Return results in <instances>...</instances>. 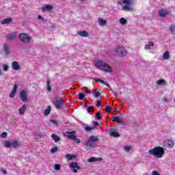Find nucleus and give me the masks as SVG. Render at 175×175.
Instances as JSON below:
<instances>
[{
	"instance_id": "nucleus-1",
	"label": "nucleus",
	"mask_w": 175,
	"mask_h": 175,
	"mask_svg": "<svg viewBox=\"0 0 175 175\" xmlns=\"http://www.w3.org/2000/svg\"><path fill=\"white\" fill-rule=\"evenodd\" d=\"M98 142H99V138L98 137L95 135L90 136L85 142V150H87V151H90L92 150V148H95V147H96V144H95V143Z\"/></svg>"
},
{
	"instance_id": "nucleus-2",
	"label": "nucleus",
	"mask_w": 175,
	"mask_h": 175,
	"mask_svg": "<svg viewBox=\"0 0 175 175\" xmlns=\"http://www.w3.org/2000/svg\"><path fill=\"white\" fill-rule=\"evenodd\" d=\"M150 155H153L155 158H162L165 155V149L161 146L154 147L152 149L148 150Z\"/></svg>"
},
{
	"instance_id": "nucleus-3",
	"label": "nucleus",
	"mask_w": 175,
	"mask_h": 175,
	"mask_svg": "<svg viewBox=\"0 0 175 175\" xmlns=\"http://www.w3.org/2000/svg\"><path fill=\"white\" fill-rule=\"evenodd\" d=\"M95 65L96 68L100 70H103V72H111V67H110V66H109L107 64L102 62L100 60H97Z\"/></svg>"
},
{
	"instance_id": "nucleus-4",
	"label": "nucleus",
	"mask_w": 175,
	"mask_h": 175,
	"mask_svg": "<svg viewBox=\"0 0 175 175\" xmlns=\"http://www.w3.org/2000/svg\"><path fill=\"white\" fill-rule=\"evenodd\" d=\"M102 126L99 124V122L96 121H93L91 126L85 124V126L83 128L84 131L86 132H91V131H95V129H100Z\"/></svg>"
},
{
	"instance_id": "nucleus-5",
	"label": "nucleus",
	"mask_w": 175,
	"mask_h": 175,
	"mask_svg": "<svg viewBox=\"0 0 175 175\" xmlns=\"http://www.w3.org/2000/svg\"><path fill=\"white\" fill-rule=\"evenodd\" d=\"M53 99V105L57 110H59L60 109H65V107H66V105H65V103L62 102V98L60 97H55Z\"/></svg>"
},
{
	"instance_id": "nucleus-6",
	"label": "nucleus",
	"mask_w": 175,
	"mask_h": 175,
	"mask_svg": "<svg viewBox=\"0 0 175 175\" xmlns=\"http://www.w3.org/2000/svg\"><path fill=\"white\" fill-rule=\"evenodd\" d=\"M63 135L66 136V137H67V139H70L71 140H75V142H76L77 144H80L81 143V141L80 140V139L77 138V137H76V135L75 134H73V133H63Z\"/></svg>"
},
{
	"instance_id": "nucleus-7",
	"label": "nucleus",
	"mask_w": 175,
	"mask_h": 175,
	"mask_svg": "<svg viewBox=\"0 0 175 175\" xmlns=\"http://www.w3.org/2000/svg\"><path fill=\"white\" fill-rule=\"evenodd\" d=\"M18 38L22 43H30L31 42V36L28 33H21L19 34Z\"/></svg>"
},
{
	"instance_id": "nucleus-8",
	"label": "nucleus",
	"mask_w": 175,
	"mask_h": 175,
	"mask_svg": "<svg viewBox=\"0 0 175 175\" xmlns=\"http://www.w3.org/2000/svg\"><path fill=\"white\" fill-rule=\"evenodd\" d=\"M115 53L118 55V57H124V55H126L128 52L125 50V47L119 46L116 48Z\"/></svg>"
},
{
	"instance_id": "nucleus-9",
	"label": "nucleus",
	"mask_w": 175,
	"mask_h": 175,
	"mask_svg": "<svg viewBox=\"0 0 175 175\" xmlns=\"http://www.w3.org/2000/svg\"><path fill=\"white\" fill-rule=\"evenodd\" d=\"M122 3L125 5L122 7V10H131L132 0H123Z\"/></svg>"
},
{
	"instance_id": "nucleus-10",
	"label": "nucleus",
	"mask_w": 175,
	"mask_h": 175,
	"mask_svg": "<svg viewBox=\"0 0 175 175\" xmlns=\"http://www.w3.org/2000/svg\"><path fill=\"white\" fill-rule=\"evenodd\" d=\"M19 98L22 102H27L28 100V96L25 90L21 91L19 94Z\"/></svg>"
},
{
	"instance_id": "nucleus-11",
	"label": "nucleus",
	"mask_w": 175,
	"mask_h": 175,
	"mask_svg": "<svg viewBox=\"0 0 175 175\" xmlns=\"http://www.w3.org/2000/svg\"><path fill=\"white\" fill-rule=\"evenodd\" d=\"M69 167H70V169H72L73 173H77V169L78 170H80L79 164H77L76 162L70 163L69 164Z\"/></svg>"
},
{
	"instance_id": "nucleus-12",
	"label": "nucleus",
	"mask_w": 175,
	"mask_h": 175,
	"mask_svg": "<svg viewBox=\"0 0 175 175\" xmlns=\"http://www.w3.org/2000/svg\"><path fill=\"white\" fill-rule=\"evenodd\" d=\"M164 146L168 148H172V147L174 146V142L172 139H167L164 141Z\"/></svg>"
},
{
	"instance_id": "nucleus-13",
	"label": "nucleus",
	"mask_w": 175,
	"mask_h": 175,
	"mask_svg": "<svg viewBox=\"0 0 175 175\" xmlns=\"http://www.w3.org/2000/svg\"><path fill=\"white\" fill-rule=\"evenodd\" d=\"M103 161V159L102 157H90L87 160V162L89 163H91L92 162H98V161Z\"/></svg>"
},
{
	"instance_id": "nucleus-14",
	"label": "nucleus",
	"mask_w": 175,
	"mask_h": 175,
	"mask_svg": "<svg viewBox=\"0 0 175 175\" xmlns=\"http://www.w3.org/2000/svg\"><path fill=\"white\" fill-rule=\"evenodd\" d=\"M17 88H18V86H17V84L14 83L13 89L10 94V98H14L16 92H17Z\"/></svg>"
},
{
	"instance_id": "nucleus-15",
	"label": "nucleus",
	"mask_w": 175,
	"mask_h": 175,
	"mask_svg": "<svg viewBox=\"0 0 175 175\" xmlns=\"http://www.w3.org/2000/svg\"><path fill=\"white\" fill-rule=\"evenodd\" d=\"M169 14V12L165 9H161L159 11V17H166Z\"/></svg>"
},
{
	"instance_id": "nucleus-16",
	"label": "nucleus",
	"mask_w": 175,
	"mask_h": 175,
	"mask_svg": "<svg viewBox=\"0 0 175 175\" xmlns=\"http://www.w3.org/2000/svg\"><path fill=\"white\" fill-rule=\"evenodd\" d=\"M53 8V5H50L49 4H46V6L41 8V10L43 12H50V10H52Z\"/></svg>"
},
{
	"instance_id": "nucleus-17",
	"label": "nucleus",
	"mask_w": 175,
	"mask_h": 175,
	"mask_svg": "<svg viewBox=\"0 0 175 175\" xmlns=\"http://www.w3.org/2000/svg\"><path fill=\"white\" fill-rule=\"evenodd\" d=\"M12 68L14 70H20V64H18L17 61H14L12 64Z\"/></svg>"
},
{
	"instance_id": "nucleus-18",
	"label": "nucleus",
	"mask_w": 175,
	"mask_h": 175,
	"mask_svg": "<svg viewBox=\"0 0 175 175\" xmlns=\"http://www.w3.org/2000/svg\"><path fill=\"white\" fill-rule=\"evenodd\" d=\"M27 110V105H23L18 110V113L21 116H24V113H25Z\"/></svg>"
},
{
	"instance_id": "nucleus-19",
	"label": "nucleus",
	"mask_w": 175,
	"mask_h": 175,
	"mask_svg": "<svg viewBox=\"0 0 175 175\" xmlns=\"http://www.w3.org/2000/svg\"><path fill=\"white\" fill-rule=\"evenodd\" d=\"M94 81H97V83H100L101 84H104V85H106V87H108V88H110V85L109 83H106V81H103L100 79H94Z\"/></svg>"
},
{
	"instance_id": "nucleus-20",
	"label": "nucleus",
	"mask_w": 175,
	"mask_h": 175,
	"mask_svg": "<svg viewBox=\"0 0 175 175\" xmlns=\"http://www.w3.org/2000/svg\"><path fill=\"white\" fill-rule=\"evenodd\" d=\"M11 146L13 147V148H17V147H20L21 146V142L14 140L11 143Z\"/></svg>"
},
{
	"instance_id": "nucleus-21",
	"label": "nucleus",
	"mask_w": 175,
	"mask_h": 175,
	"mask_svg": "<svg viewBox=\"0 0 175 175\" xmlns=\"http://www.w3.org/2000/svg\"><path fill=\"white\" fill-rule=\"evenodd\" d=\"M16 37H17V33L9 34V35H7L6 36L8 40H13V39H16Z\"/></svg>"
},
{
	"instance_id": "nucleus-22",
	"label": "nucleus",
	"mask_w": 175,
	"mask_h": 175,
	"mask_svg": "<svg viewBox=\"0 0 175 175\" xmlns=\"http://www.w3.org/2000/svg\"><path fill=\"white\" fill-rule=\"evenodd\" d=\"M151 47H154V42L149 41L148 44L144 46L145 50H151Z\"/></svg>"
},
{
	"instance_id": "nucleus-23",
	"label": "nucleus",
	"mask_w": 175,
	"mask_h": 175,
	"mask_svg": "<svg viewBox=\"0 0 175 175\" xmlns=\"http://www.w3.org/2000/svg\"><path fill=\"white\" fill-rule=\"evenodd\" d=\"M78 35H79V36H82V38H87V36H88V31H78Z\"/></svg>"
},
{
	"instance_id": "nucleus-24",
	"label": "nucleus",
	"mask_w": 175,
	"mask_h": 175,
	"mask_svg": "<svg viewBox=\"0 0 175 175\" xmlns=\"http://www.w3.org/2000/svg\"><path fill=\"white\" fill-rule=\"evenodd\" d=\"M3 51H5L7 55H9L10 54V49H9V46L7 45V44H4Z\"/></svg>"
},
{
	"instance_id": "nucleus-25",
	"label": "nucleus",
	"mask_w": 175,
	"mask_h": 175,
	"mask_svg": "<svg viewBox=\"0 0 175 175\" xmlns=\"http://www.w3.org/2000/svg\"><path fill=\"white\" fill-rule=\"evenodd\" d=\"M10 23H12L11 18H5L1 21V24H2L3 25H5V24H10Z\"/></svg>"
},
{
	"instance_id": "nucleus-26",
	"label": "nucleus",
	"mask_w": 175,
	"mask_h": 175,
	"mask_svg": "<svg viewBox=\"0 0 175 175\" xmlns=\"http://www.w3.org/2000/svg\"><path fill=\"white\" fill-rule=\"evenodd\" d=\"M112 121L118 122L119 124H122L124 121L120 118L118 116H114L113 117Z\"/></svg>"
},
{
	"instance_id": "nucleus-27",
	"label": "nucleus",
	"mask_w": 175,
	"mask_h": 175,
	"mask_svg": "<svg viewBox=\"0 0 175 175\" xmlns=\"http://www.w3.org/2000/svg\"><path fill=\"white\" fill-rule=\"evenodd\" d=\"M50 111H51V106L49 105L47 109L44 112V116H49L50 114Z\"/></svg>"
},
{
	"instance_id": "nucleus-28",
	"label": "nucleus",
	"mask_w": 175,
	"mask_h": 175,
	"mask_svg": "<svg viewBox=\"0 0 175 175\" xmlns=\"http://www.w3.org/2000/svg\"><path fill=\"white\" fill-rule=\"evenodd\" d=\"M106 23H107V21L103 20V18H98V24L101 27H103V25H106Z\"/></svg>"
},
{
	"instance_id": "nucleus-29",
	"label": "nucleus",
	"mask_w": 175,
	"mask_h": 175,
	"mask_svg": "<svg viewBox=\"0 0 175 175\" xmlns=\"http://www.w3.org/2000/svg\"><path fill=\"white\" fill-rule=\"evenodd\" d=\"M163 59H169V58L170 57V54L169 53V51H165L163 55Z\"/></svg>"
},
{
	"instance_id": "nucleus-30",
	"label": "nucleus",
	"mask_w": 175,
	"mask_h": 175,
	"mask_svg": "<svg viewBox=\"0 0 175 175\" xmlns=\"http://www.w3.org/2000/svg\"><path fill=\"white\" fill-rule=\"evenodd\" d=\"M46 90L49 92H51V87L50 86V79L46 80Z\"/></svg>"
},
{
	"instance_id": "nucleus-31",
	"label": "nucleus",
	"mask_w": 175,
	"mask_h": 175,
	"mask_svg": "<svg viewBox=\"0 0 175 175\" xmlns=\"http://www.w3.org/2000/svg\"><path fill=\"white\" fill-rule=\"evenodd\" d=\"M109 135L112 137H120V134L118 132H110Z\"/></svg>"
},
{
	"instance_id": "nucleus-32",
	"label": "nucleus",
	"mask_w": 175,
	"mask_h": 175,
	"mask_svg": "<svg viewBox=\"0 0 175 175\" xmlns=\"http://www.w3.org/2000/svg\"><path fill=\"white\" fill-rule=\"evenodd\" d=\"M52 139H53V140L57 143V142H59V137H58V135H55V134H52L51 135Z\"/></svg>"
},
{
	"instance_id": "nucleus-33",
	"label": "nucleus",
	"mask_w": 175,
	"mask_h": 175,
	"mask_svg": "<svg viewBox=\"0 0 175 175\" xmlns=\"http://www.w3.org/2000/svg\"><path fill=\"white\" fill-rule=\"evenodd\" d=\"M4 146L6 147V148H10V147H12V143L10 141H5L4 142Z\"/></svg>"
},
{
	"instance_id": "nucleus-34",
	"label": "nucleus",
	"mask_w": 175,
	"mask_h": 175,
	"mask_svg": "<svg viewBox=\"0 0 175 175\" xmlns=\"http://www.w3.org/2000/svg\"><path fill=\"white\" fill-rule=\"evenodd\" d=\"M157 85H162V84H166V81L164 79H159L157 81Z\"/></svg>"
},
{
	"instance_id": "nucleus-35",
	"label": "nucleus",
	"mask_w": 175,
	"mask_h": 175,
	"mask_svg": "<svg viewBox=\"0 0 175 175\" xmlns=\"http://www.w3.org/2000/svg\"><path fill=\"white\" fill-rule=\"evenodd\" d=\"M123 149L124 151H126V152L131 151V150L132 149V146L128 145V146H124L123 147Z\"/></svg>"
},
{
	"instance_id": "nucleus-36",
	"label": "nucleus",
	"mask_w": 175,
	"mask_h": 175,
	"mask_svg": "<svg viewBox=\"0 0 175 175\" xmlns=\"http://www.w3.org/2000/svg\"><path fill=\"white\" fill-rule=\"evenodd\" d=\"M120 24H122V25H125V24H126L127 23V21L126 19H125L124 18H121L120 20H119Z\"/></svg>"
},
{
	"instance_id": "nucleus-37",
	"label": "nucleus",
	"mask_w": 175,
	"mask_h": 175,
	"mask_svg": "<svg viewBox=\"0 0 175 175\" xmlns=\"http://www.w3.org/2000/svg\"><path fill=\"white\" fill-rule=\"evenodd\" d=\"M106 132H109V130H106ZM109 132H118V129L117 127H111L109 129Z\"/></svg>"
},
{
	"instance_id": "nucleus-38",
	"label": "nucleus",
	"mask_w": 175,
	"mask_h": 175,
	"mask_svg": "<svg viewBox=\"0 0 175 175\" xmlns=\"http://www.w3.org/2000/svg\"><path fill=\"white\" fill-rule=\"evenodd\" d=\"M105 111H107V113H111V111H113V109H111V107L110 106H107L105 109Z\"/></svg>"
},
{
	"instance_id": "nucleus-39",
	"label": "nucleus",
	"mask_w": 175,
	"mask_h": 175,
	"mask_svg": "<svg viewBox=\"0 0 175 175\" xmlns=\"http://www.w3.org/2000/svg\"><path fill=\"white\" fill-rule=\"evenodd\" d=\"M102 116H103V113H100V112H98L96 114L97 120H102Z\"/></svg>"
},
{
	"instance_id": "nucleus-40",
	"label": "nucleus",
	"mask_w": 175,
	"mask_h": 175,
	"mask_svg": "<svg viewBox=\"0 0 175 175\" xmlns=\"http://www.w3.org/2000/svg\"><path fill=\"white\" fill-rule=\"evenodd\" d=\"M66 159H68L69 161H70L73 158H75V155H73V154H66Z\"/></svg>"
},
{
	"instance_id": "nucleus-41",
	"label": "nucleus",
	"mask_w": 175,
	"mask_h": 175,
	"mask_svg": "<svg viewBox=\"0 0 175 175\" xmlns=\"http://www.w3.org/2000/svg\"><path fill=\"white\" fill-rule=\"evenodd\" d=\"M0 137H1V139H5L6 137H8V133L6 132H3Z\"/></svg>"
},
{
	"instance_id": "nucleus-42",
	"label": "nucleus",
	"mask_w": 175,
	"mask_h": 175,
	"mask_svg": "<svg viewBox=\"0 0 175 175\" xmlns=\"http://www.w3.org/2000/svg\"><path fill=\"white\" fill-rule=\"evenodd\" d=\"M57 151H58V148L57 147H54V148H52L51 149V152H52V154H54L55 152H57Z\"/></svg>"
},
{
	"instance_id": "nucleus-43",
	"label": "nucleus",
	"mask_w": 175,
	"mask_h": 175,
	"mask_svg": "<svg viewBox=\"0 0 175 175\" xmlns=\"http://www.w3.org/2000/svg\"><path fill=\"white\" fill-rule=\"evenodd\" d=\"M3 70L4 72H8V70H9V66H8L7 64H5L3 66Z\"/></svg>"
},
{
	"instance_id": "nucleus-44",
	"label": "nucleus",
	"mask_w": 175,
	"mask_h": 175,
	"mask_svg": "<svg viewBox=\"0 0 175 175\" xmlns=\"http://www.w3.org/2000/svg\"><path fill=\"white\" fill-rule=\"evenodd\" d=\"M54 169L55 170H61V165L55 164V166H54Z\"/></svg>"
},
{
	"instance_id": "nucleus-45",
	"label": "nucleus",
	"mask_w": 175,
	"mask_h": 175,
	"mask_svg": "<svg viewBox=\"0 0 175 175\" xmlns=\"http://www.w3.org/2000/svg\"><path fill=\"white\" fill-rule=\"evenodd\" d=\"M87 110H88V113H92V111H94V107L90 106V107L87 109Z\"/></svg>"
},
{
	"instance_id": "nucleus-46",
	"label": "nucleus",
	"mask_w": 175,
	"mask_h": 175,
	"mask_svg": "<svg viewBox=\"0 0 175 175\" xmlns=\"http://www.w3.org/2000/svg\"><path fill=\"white\" fill-rule=\"evenodd\" d=\"M85 96V94L81 93L79 94V100H83L84 99V97Z\"/></svg>"
},
{
	"instance_id": "nucleus-47",
	"label": "nucleus",
	"mask_w": 175,
	"mask_h": 175,
	"mask_svg": "<svg viewBox=\"0 0 175 175\" xmlns=\"http://www.w3.org/2000/svg\"><path fill=\"white\" fill-rule=\"evenodd\" d=\"M50 122H51L53 124V125H58V122L57 120H51Z\"/></svg>"
},
{
	"instance_id": "nucleus-48",
	"label": "nucleus",
	"mask_w": 175,
	"mask_h": 175,
	"mask_svg": "<svg viewBox=\"0 0 175 175\" xmlns=\"http://www.w3.org/2000/svg\"><path fill=\"white\" fill-rule=\"evenodd\" d=\"M94 96L95 98H99V96H100V93L99 92H94Z\"/></svg>"
},
{
	"instance_id": "nucleus-49",
	"label": "nucleus",
	"mask_w": 175,
	"mask_h": 175,
	"mask_svg": "<svg viewBox=\"0 0 175 175\" xmlns=\"http://www.w3.org/2000/svg\"><path fill=\"white\" fill-rule=\"evenodd\" d=\"M174 29H175V25L170 26V32H174Z\"/></svg>"
},
{
	"instance_id": "nucleus-50",
	"label": "nucleus",
	"mask_w": 175,
	"mask_h": 175,
	"mask_svg": "<svg viewBox=\"0 0 175 175\" xmlns=\"http://www.w3.org/2000/svg\"><path fill=\"white\" fill-rule=\"evenodd\" d=\"M85 88L86 94H91V91L90 90V89H88V88L85 87Z\"/></svg>"
},
{
	"instance_id": "nucleus-51",
	"label": "nucleus",
	"mask_w": 175,
	"mask_h": 175,
	"mask_svg": "<svg viewBox=\"0 0 175 175\" xmlns=\"http://www.w3.org/2000/svg\"><path fill=\"white\" fill-rule=\"evenodd\" d=\"M152 175H161L159 173H158V171H153L152 172Z\"/></svg>"
},
{
	"instance_id": "nucleus-52",
	"label": "nucleus",
	"mask_w": 175,
	"mask_h": 175,
	"mask_svg": "<svg viewBox=\"0 0 175 175\" xmlns=\"http://www.w3.org/2000/svg\"><path fill=\"white\" fill-rule=\"evenodd\" d=\"M96 106L97 107H100V101L98 100L97 103H96Z\"/></svg>"
},
{
	"instance_id": "nucleus-53",
	"label": "nucleus",
	"mask_w": 175,
	"mask_h": 175,
	"mask_svg": "<svg viewBox=\"0 0 175 175\" xmlns=\"http://www.w3.org/2000/svg\"><path fill=\"white\" fill-rule=\"evenodd\" d=\"M38 20H42V21H43L44 20L43 18H42V16H40V15L38 16Z\"/></svg>"
},
{
	"instance_id": "nucleus-54",
	"label": "nucleus",
	"mask_w": 175,
	"mask_h": 175,
	"mask_svg": "<svg viewBox=\"0 0 175 175\" xmlns=\"http://www.w3.org/2000/svg\"><path fill=\"white\" fill-rule=\"evenodd\" d=\"M1 172L3 173V174H8V171L5 170H1Z\"/></svg>"
},
{
	"instance_id": "nucleus-55",
	"label": "nucleus",
	"mask_w": 175,
	"mask_h": 175,
	"mask_svg": "<svg viewBox=\"0 0 175 175\" xmlns=\"http://www.w3.org/2000/svg\"><path fill=\"white\" fill-rule=\"evenodd\" d=\"M113 95L116 96V98H118V94L117 92H114Z\"/></svg>"
},
{
	"instance_id": "nucleus-56",
	"label": "nucleus",
	"mask_w": 175,
	"mask_h": 175,
	"mask_svg": "<svg viewBox=\"0 0 175 175\" xmlns=\"http://www.w3.org/2000/svg\"><path fill=\"white\" fill-rule=\"evenodd\" d=\"M163 102H167V98L164 97V98H163Z\"/></svg>"
},
{
	"instance_id": "nucleus-57",
	"label": "nucleus",
	"mask_w": 175,
	"mask_h": 175,
	"mask_svg": "<svg viewBox=\"0 0 175 175\" xmlns=\"http://www.w3.org/2000/svg\"><path fill=\"white\" fill-rule=\"evenodd\" d=\"M0 76H2V70L0 69Z\"/></svg>"
},
{
	"instance_id": "nucleus-58",
	"label": "nucleus",
	"mask_w": 175,
	"mask_h": 175,
	"mask_svg": "<svg viewBox=\"0 0 175 175\" xmlns=\"http://www.w3.org/2000/svg\"><path fill=\"white\" fill-rule=\"evenodd\" d=\"M84 106H85V107H87V106H88V105H87V103H85V104H84Z\"/></svg>"
},
{
	"instance_id": "nucleus-59",
	"label": "nucleus",
	"mask_w": 175,
	"mask_h": 175,
	"mask_svg": "<svg viewBox=\"0 0 175 175\" xmlns=\"http://www.w3.org/2000/svg\"><path fill=\"white\" fill-rule=\"evenodd\" d=\"M81 2L84 1V0H81Z\"/></svg>"
}]
</instances>
